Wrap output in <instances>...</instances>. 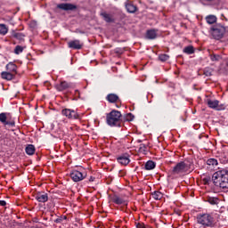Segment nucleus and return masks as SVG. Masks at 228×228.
Instances as JSON below:
<instances>
[{
  "label": "nucleus",
  "mask_w": 228,
  "mask_h": 228,
  "mask_svg": "<svg viewBox=\"0 0 228 228\" xmlns=\"http://www.w3.org/2000/svg\"><path fill=\"white\" fill-rule=\"evenodd\" d=\"M1 140H2V139H1V137H0V142H1Z\"/></svg>",
  "instance_id": "a18cd8bd"
},
{
  "label": "nucleus",
  "mask_w": 228,
  "mask_h": 228,
  "mask_svg": "<svg viewBox=\"0 0 228 228\" xmlns=\"http://www.w3.org/2000/svg\"><path fill=\"white\" fill-rule=\"evenodd\" d=\"M68 47L69 49H75L76 51H79V49H83V44H81V41L75 39L68 42Z\"/></svg>",
  "instance_id": "f8f14e48"
},
{
  "label": "nucleus",
  "mask_w": 228,
  "mask_h": 228,
  "mask_svg": "<svg viewBox=\"0 0 228 228\" xmlns=\"http://www.w3.org/2000/svg\"><path fill=\"white\" fill-rule=\"evenodd\" d=\"M145 170H154L156 168V162L148 160L144 165Z\"/></svg>",
  "instance_id": "393cba45"
},
{
  "label": "nucleus",
  "mask_w": 228,
  "mask_h": 228,
  "mask_svg": "<svg viewBox=\"0 0 228 228\" xmlns=\"http://www.w3.org/2000/svg\"><path fill=\"white\" fill-rule=\"evenodd\" d=\"M136 228H147V227L145 226V224H143V223H137Z\"/></svg>",
  "instance_id": "58836bf2"
},
{
  "label": "nucleus",
  "mask_w": 228,
  "mask_h": 228,
  "mask_svg": "<svg viewBox=\"0 0 228 228\" xmlns=\"http://www.w3.org/2000/svg\"><path fill=\"white\" fill-rule=\"evenodd\" d=\"M105 99L110 104H115V102H121L120 97H118L116 94H109Z\"/></svg>",
  "instance_id": "ddd939ff"
},
{
  "label": "nucleus",
  "mask_w": 228,
  "mask_h": 228,
  "mask_svg": "<svg viewBox=\"0 0 228 228\" xmlns=\"http://www.w3.org/2000/svg\"><path fill=\"white\" fill-rule=\"evenodd\" d=\"M116 107L117 108H120V105H118V103L116 104Z\"/></svg>",
  "instance_id": "c03bdc74"
},
{
  "label": "nucleus",
  "mask_w": 228,
  "mask_h": 228,
  "mask_svg": "<svg viewBox=\"0 0 228 228\" xmlns=\"http://www.w3.org/2000/svg\"><path fill=\"white\" fill-rule=\"evenodd\" d=\"M203 74L207 77H211V76H213V69H211V68H205L204 70H203Z\"/></svg>",
  "instance_id": "2f4dec72"
},
{
  "label": "nucleus",
  "mask_w": 228,
  "mask_h": 228,
  "mask_svg": "<svg viewBox=\"0 0 228 228\" xmlns=\"http://www.w3.org/2000/svg\"><path fill=\"white\" fill-rule=\"evenodd\" d=\"M207 202H208V204H211V206H217V204H220V200L216 197H208Z\"/></svg>",
  "instance_id": "b1692460"
},
{
  "label": "nucleus",
  "mask_w": 228,
  "mask_h": 228,
  "mask_svg": "<svg viewBox=\"0 0 228 228\" xmlns=\"http://www.w3.org/2000/svg\"><path fill=\"white\" fill-rule=\"evenodd\" d=\"M5 69L7 70V72H11L12 74H14L15 76H17V64H15L14 62H9L6 64Z\"/></svg>",
  "instance_id": "f3484780"
},
{
  "label": "nucleus",
  "mask_w": 228,
  "mask_h": 228,
  "mask_svg": "<svg viewBox=\"0 0 228 228\" xmlns=\"http://www.w3.org/2000/svg\"><path fill=\"white\" fill-rule=\"evenodd\" d=\"M8 33V27L4 24H0V35H6Z\"/></svg>",
  "instance_id": "473e14b6"
},
{
  "label": "nucleus",
  "mask_w": 228,
  "mask_h": 228,
  "mask_svg": "<svg viewBox=\"0 0 228 228\" xmlns=\"http://www.w3.org/2000/svg\"><path fill=\"white\" fill-rule=\"evenodd\" d=\"M15 76L13 73H11L10 71H3L1 73L2 79H4L5 81H12V79H15Z\"/></svg>",
  "instance_id": "a211bd4d"
},
{
  "label": "nucleus",
  "mask_w": 228,
  "mask_h": 228,
  "mask_svg": "<svg viewBox=\"0 0 228 228\" xmlns=\"http://www.w3.org/2000/svg\"><path fill=\"white\" fill-rule=\"evenodd\" d=\"M126 172L125 170H119L118 176L124 177V176H126Z\"/></svg>",
  "instance_id": "4c0bfd02"
},
{
  "label": "nucleus",
  "mask_w": 228,
  "mask_h": 228,
  "mask_svg": "<svg viewBox=\"0 0 228 228\" xmlns=\"http://www.w3.org/2000/svg\"><path fill=\"white\" fill-rule=\"evenodd\" d=\"M59 10H63L64 12H74L77 10V6L74 4H57Z\"/></svg>",
  "instance_id": "9d476101"
},
{
  "label": "nucleus",
  "mask_w": 228,
  "mask_h": 228,
  "mask_svg": "<svg viewBox=\"0 0 228 228\" xmlns=\"http://www.w3.org/2000/svg\"><path fill=\"white\" fill-rule=\"evenodd\" d=\"M183 53H184L185 54H193L195 53V48L193 47V45L185 46L183 50Z\"/></svg>",
  "instance_id": "cd10ccee"
},
{
  "label": "nucleus",
  "mask_w": 228,
  "mask_h": 228,
  "mask_svg": "<svg viewBox=\"0 0 228 228\" xmlns=\"http://www.w3.org/2000/svg\"><path fill=\"white\" fill-rule=\"evenodd\" d=\"M126 9L128 13H134L138 10V7L131 3H128L126 4Z\"/></svg>",
  "instance_id": "5701e85b"
},
{
  "label": "nucleus",
  "mask_w": 228,
  "mask_h": 228,
  "mask_svg": "<svg viewBox=\"0 0 228 228\" xmlns=\"http://www.w3.org/2000/svg\"><path fill=\"white\" fill-rule=\"evenodd\" d=\"M110 200L114 202V204H117L118 206H121V204H124L126 200L124 199L120 198L117 194L109 195Z\"/></svg>",
  "instance_id": "dca6fc26"
},
{
  "label": "nucleus",
  "mask_w": 228,
  "mask_h": 228,
  "mask_svg": "<svg viewBox=\"0 0 228 228\" xmlns=\"http://www.w3.org/2000/svg\"><path fill=\"white\" fill-rule=\"evenodd\" d=\"M35 199L37 200V202L45 203L47 200H49V195L47 192L38 191L35 194Z\"/></svg>",
  "instance_id": "9b49d317"
},
{
  "label": "nucleus",
  "mask_w": 228,
  "mask_h": 228,
  "mask_svg": "<svg viewBox=\"0 0 228 228\" xmlns=\"http://www.w3.org/2000/svg\"><path fill=\"white\" fill-rule=\"evenodd\" d=\"M115 53H116L117 54H122V50H121L120 48H117V49L115 50Z\"/></svg>",
  "instance_id": "a19ab883"
},
{
  "label": "nucleus",
  "mask_w": 228,
  "mask_h": 228,
  "mask_svg": "<svg viewBox=\"0 0 228 228\" xmlns=\"http://www.w3.org/2000/svg\"><path fill=\"white\" fill-rule=\"evenodd\" d=\"M61 115L66 117L69 120H81V115L76 112V110L71 109H63L61 110Z\"/></svg>",
  "instance_id": "6e6552de"
},
{
  "label": "nucleus",
  "mask_w": 228,
  "mask_h": 228,
  "mask_svg": "<svg viewBox=\"0 0 228 228\" xmlns=\"http://www.w3.org/2000/svg\"><path fill=\"white\" fill-rule=\"evenodd\" d=\"M209 33L215 40H220L225 35V27L220 23H216L210 28Z\"/></svg>",
  "instance_id": "39448f33"
},
{
  "label": "nucleus",
  "mask_w": 228,
  "mask_h": 228,
  "mask_svg": "<svg viewBox=\"0 0 228 228\" xmlns=\"http://www.w3.org/2000/svg\"><path fill=\"white\" fill-rule=\"evenodd\" d=\"M212 181L215 186L228 190V170L223 169L213 174Z\"/></svg>",
  "instance_id": "f257e3e1"
},
{
  "label": "nucleus",
  "mask_w": 228,
  "mask_h": 228,
  "mask_svg": "<svg viewBox=\"0 0 228 228\" xmlns=\"http://www.w3.org/2000/svg\"><path fill=\"white\" fill-rule=\"evenodd\" d=\"M191 168V164L185 161L178 162L171 170V175H181V174H186Z\"/></svg>",
  "instance_id": "20e7f679"
},
{
  "label": "nucleus",
  "mask_w": 228,
  "mask_h": 228,
  "mask_svg": "<svg viewBox=\"0 0 228 228\" xmlns=\"http://www.w3.org/2000/svg\"><path fill=\"white\" fill-rule=\"evenodd\" d=\"M152 199L154 200H161L163 199V193L159 191H155L151 193Z\"/></svg>",
  "instance_id": "bb28decb"
},
{
  "label": "nucleus",
  "mask_w": 228,
  "mask_h": 228,
  "mask_svg": "<svg viewBox=\"0 0 228 228\" xmlns=\"http://www.w3.org/2000/svg\"><path fill=\"white\" fill-rule=\"evenodd\" d=\"M55 88L58 90V92L69 90V88H70V83H68L67 81H61L60 84L55 85Z\"/></svg>",
  "instance_id": "4468645a"
},
{
  "label": "nucleus",
  "mask_w": 228,
  "mask_h": 228,
  "mask_svg": "<svg viewBox=\"0 0 228 228\" xmlns=\"http://www.w3.org/2000/svg\"><path fill=\"white\" fill-rule=\"evenodd\" d=\"M101 16L102 17L103 20H105V22H115V19L113 18V15L103 12L101 13Z\"/></svg>",
  "instance_id": "aec40b11"
},
{
  "label": "nucleus",
  "mask_w": 228,
  "mask_h": 228,
  "mask_svg": "<svg viewBox=\"0 0 228 228\" xmlns=\"http://www.w3.org/2000/svg\"><path fill=\"white\" fill-rule=\"evenodd\" d=\"M134 118V116H133L131 113L126 114V122H131Z\"/></svg>",
  "instance_id": "e433bc0d"
},
{
  "label": "nucleus",
  "mask_w": 228,
  "mask_h": 228,
  "mask_svg": "<svg viewBox=\"0 0 228 228\" xmlns=\"http://www.w3.org/2000/svg\"><path fill=\"white\" fill-rule=\"evenodd\" d=\"M206 21L208 24H215L216 22V16L209 15L206 17Z\"/></svg>",
  "instance_id": "c756f323"
},
{
  "label": "nucleus",
  "mask_w": 228,
  "mask_h": 228,
  "mask_svg": "<svg viewBox=\"0 0 228 228\" xmlns=\"http://www.w3.org/2000/svg\"><path fill=\"white\" fill-rule=\"evenodd\" d=\"M207 104L211 110H217V111H220L221 110L220 108H218V104H220V102L218 100L208 99Z\"/></svg>",
  "instance_id": "2eb2a0df"
},
{
  "label": "nucleus",
  "mask_w": 228,
  "mask_h": 228,
  "mask_svg": "<svg viewBox=\"0 0 228 228\" xmlns=\"http://www.w3.org/2000/svg\"><path fill=\"white\" fill-rule=\"evenodd\" d=\"M0 206L2 207L6 206V200H0Z\"/></svg>",
  "instance_id": "37998d69"
},
{
  "label": "nucleus",
  "mask_w": 228,
  "mask_h": 228,
  "mask_svg": "<svg viewBox=\"0 0 228 228\" xmlns=\"http://www.w3.org/2000/svg\"><path fill=\"white\" fill-rule=\"evenodd\" d=\"M203 184H209L211 183V176L209 175H203L201 176Z\"/></svg>",
  "instance_id": "c85d7f7f"
},
{
  "label": "nucleus",
  "mask_w": 228,
  "mask_h": 228,
  "mask_svg": "<svg viewBox=\"0 0 228 228\" xmlns=\"http://www.w3.org/2000/svg\"><path fill=\"white\" fill-rule=\"evenodd\" d=\"M10 114L6 112L0 113V122L5 129L10 127H15V119L9 116Z\"/></svg>",
  "instance_id": "0eeeda50"
},
{
  "label": "nucleus",
  "mask_w": 228,
  "mask_h": 228,
  "mask_svg": "<svg viewBox=\"0 0 228 228\" xmlns=\"http://www.w3.org/2000/svg\"><path fill=\"white\" fill-rule=\"evenodd\" d=\"M197 224L202 225V227H210L213 228L216 225L215 217L213 214L205 213V214H199L197 216Z\"/></svg>",
  "instance_id": "7ed1b4c3"
},
{
  "label": "nucleus",
  "mask_w": 228,
  "mask_h": 228,
  "mask_svg": "<svg viewBox=\"0 0 228 228\" xmlns=\"http://www.w3.org/2000/svg\"><path fill=\"white\" fill-rule=\"evenodd\" d=\"M146 38L148 40H155L158 38V30L156 29H149L146 31Z\"/></svg>",
  "instance_id": "6ab92c4d"
},
{
  "label": "nucleus",
  "mask_w": 228,
  "mask_h": 228,
  "mask_svg": "<svg viewBox=\"0 0 228 228\" xmlns=\"http://www.w3.org/2000/svg\"><path fill=\"white\" fill-rule=\"evenodd\" d=\"M106 122L110 127H120L124 122L122 120V112L112 110L110 113L106 114Z\"/></svg>",
  "instance_id": "f03ea898"
},
{
  "label": "nucleus",
  "mask_w": 228,
  "mask_h": 228,
  "mask_svg": "<svg viewBox=\"0 0 228 228\" xmlns=\"http://www.w3.org/2000/svg\"><path fill=\"white\" fill-rule=\"evenodd\" d=\"M207 165L209 167H216L218 166V160L216 159H208L207 160Z\"/></svg>",
  "instance_id": "7c9ffc66"
},
{
  "label": "nucleus",
  "mask_w": 228,
  "mask_h": 228,
  "mask_svg": "<svg viewBox=\"0 0 228 228\" xmlns=\"http://www.w3.org/2000/svg\"><path fill=\"white\" fill-rule=\"evenodd\" d=\"M81 94L79 93V90H75V97H77L78 99L81 97Z\"/></svg>",
  "instance_id": "ea45409f"
},
{
  "label": "nucleus",
  "mask_w": 228,
  "mask_h": 228,
  "mask_svg": "<svg viewBox=\"0 0 228 228\" xmlns=\"http://www.w3.org/2000/svg\"><path fill=\"white\" fill-rule=\"evenodd\" d=\"M88 173L85 169H73L69 173L70 179L73 183H80V181H84L86 179Z\"/></svg>",
  "instance_id": "423d86ee"
},
{
  "label": "nucleus",
  "mask_w": 228,
  "mask_h": 228,
  "mask_svg": "<svg viewBox=\"0 0 228 228\" xmlns=\"http://www.w3.org/2000/svg\"><path fill=\"white\" fill-rule=\"evenodd\" d=\"M94 181H95V177L94 176H90L88 179L89 183H94Z\"/></svg>",
  "instance_id": "79ce46f5"
},
{
  "label": "nucleus",
  "mask_w": 228,
  "mask_h": 228,
  "mask_svg": "<svg viewBox=\"0 0 228 228\" xmlns=\"http://www.w3.org/2000/svg\"><path fill=\"white\" fill-rule=\"evenodd\" d=\"M129 153H123L120 156L117 157V161L119 165H123L124 167H127L128 163H131V159H129Z\"/></svg>",
  "instance_id": "1a4fd4ad"
},
{
  "label": "nucleus",
  "mask_w": 228,
  "mask_h": 228,
  "mask_svg": "<svg viewBox=\"0 0 228 228\" xmlns=\"http://www.w3.org/2000/svg\"><path fill=\"white\" fill-rule=\"evenodd\" d=\"M11 35L12 38H16V40H24V37H26L22 32L17 30H12Z\"/></svg>",
  "instance_id": "412c9836"
},
{
  "label": "nucleus",
  "mask_w": 228,
  "mask_h": 228,
  "mask_svg": "<svg viewBox=\"0 0 228 228\" xmlns=\"http://www.w3.org/2000/svg\"><path fill=\"white\" fill-rule=\"evenodd\" d=\"M170 58V56H168V54L167 53H162L159 55V60L160 61H168V59Z\"/></svg>",
  "instance_id": "f704fd0d"
},
{
  "label": "nucleus",
  "mask_w": 228,
  "mask_h": 228,
  "mask_svg": "<svg viewBox=\"0 0 228 228\" xmlns=\"http://www.w3.org/2000/svg\"><path fill=\"white\" fill-rule=\"evenodd\" d=\"M24 53V46L16 45L14 48V54H20Z\"/></svg>",
  "instance_id": "72a5a7b5"
},
{
  "label": "nucleus",
  "mask_w": 228,
  "mask_h": 228,
  "mask_svg": "<svg viewBox=\"0 0 228 228\" xmlns=\"http://www.w3.org/2000/svg\"><path fill=\"white\" fill-rule=\"evenodd\" d=\"M37 149L35 148V145L33 144H28L25 148V152L28 154V156H33L35 154Z\"/></svg>",
  "instance_id": "4be33fe9"
},
{
  "label": "nucleus",
  "mask_w": 228,
  "mask_h": 228,
  "mask_svg": "<svg viewBox=\"0 0 228 228\" xmlns=\"http://www.w3.org/2000/svg\"><path fill=\"white\" fill-rule=\"evenodd\" d=\"M63 220H67V216H62L55 219L53 222L54 224H62Z\"/></svg>",
  "instance_id": "c9c22d12"
},
{
  "label": "nucleus",
  "mask_w": 228,
  "mask_h": 228,
  "mask_svg": "<svg viewBox=\"0 0 228 228\" xmlns=\"http://www.w3.org/2000/svg\"><path fill=\"white\" fill-rule=\"evenodd\" d=\"M209 58H210L211 61H214L216 63L218 61H221L222 55L212 53H209Z\"/></svg>",
  "instance_id": "a878e982"
}]
</instances>
